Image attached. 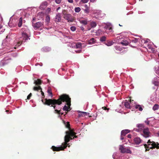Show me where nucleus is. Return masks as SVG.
Masks as SVG:
<instances>
[{
    "label": "nucleus",
    "mask_w": 159,
    "mask_h": 159,
    "mask_svg": "<svg viewBox=\"0 0 159 159\" xmlns=\"http://www.w3.org/2000/svg\"><path fill=\"white\" fill-rule=\"evenodd\" d=\"M42 101L44 104L49 106L51 104L55 105L57 104L60 105L61 104L62 102H66V104L68 106L66 105H65L63 108V110L66 111H69L70 110V98L68 95L66 94H63L61 96L60 98L57 100L45 99L44 100L42 99Z\"/></svg>",
    "instance_id": "obj_1"
},
{
    "label": "nucleus",
    "mask_w": 159,
    "mask_h": 159,
    "mask_svg": "<svg viewBox=\"0 0 159 159\" xmlns=\"http://www.w3.org/2000/svg\"><path fill=\"white\" fill-rule=\"evenodd\" d=\"M66 134L64 138L65 142L63 143L62 145L58 147L52 146V148L53 151H58L63 150L67 147V143L69 141L70 139H72L74 138L77 137V136L75 135L76 134L71 129H69V130L66 131Z\"/></svg>",
    "instance_id": "obj_2"
},
{
    "label": "nucleus",
    "mask_w": 159,
    "mask_h": 159,
    "mask_svg": "<svg viewBox=\"0 0 159 159\" xmlns=\"http://www.w3.org/2000/svg\"><path fill=\"white\" fill-rule=\"evenodd\" d=\"M22 37L16 39L14 41L15 49L20 45L22 41H26L30 39L29 37L30 32L28 29L27 28H23L22 29Z\"/></svg>",
    "instance_id": "obj_3"
},
{
    "label": "nucleus",
    "mask_w": 159,
    "mask_h": 159,
    "mask_svg": "<svg viewBox=\"0 0 159 159\" xmlns=\"http://www.w3.org/2000/svg\"><path fill=\"white\" fill-rule=\"evenodd\" d=\"M147 143H148V147L147 145V144H144V146L145 148H146V151H147L149 149L148 148H156L157 149L159 148V143H157V144L156 143L154 142H152L150 141V140H149L147 142Z\"/></svg>",
    "instance_id": "obj_4"
},
{
    "label": "nucleus",
    "mask_w": 159,
    "mask_h": 159,
    "mask_svg": "<svg viewBox=\"0 0 159 159\" xmlns=\"http://www.w3.org/2000/svg\"><path fill=\"white\" fill-rule=\"evenodd\" d=\"M142 135L146 138L149 137L150 136L151 133L148 128H144L143 130Z\"/></svg>",
    "instance_id": "obj_5"
},
{
    "label": "nucleus",
    "mask_w": 159,
    "mask_h": 159,
    "mask_svg": "<svg viewBox=\"0 0 159 159\" xmlns=\"http://www.w3.org/2000/svg\"><path fill=\"white\" fill-rule=\"evenodd\" d=\"M63 18L65 19L66 20L69 22H72L74 21V19L72 17V16L69 14H64Z\"/></svg>",
    "instance_id": "obj_6"
},
{
    "label": "nucleus",
    "mask_w": 159,
    "mask_h": 159,
    "mask_svg": "<svg viewBox=\"0 0 159 159\" xmlns=\"http://www.w3.org/2000/svg\"><path fill=\"white\" fill-rule=\"evenodd\" d=\"M119 150L122 153H131V150L128 148H125L122 145H120L119 147Z\"/></svg>",
    "instance_id": "obj_7"
},
{
    "label": "nucleus",
    "mask_w": 159,
    "mask_h": 159,
    "mask_svg": "<svg viewBox=\"0 0 159 159\" xmlns=\"http://www.w3.org/2000/svg\"><path fill=\"white\" fill-rule=\"evenodd\" d=\"M104 28L107 33L111 32L112 31V25L110 24H106L104 27Z\"/></svg>",
    "instance_id": "obj_8"
},
{
    "label": "nucleus",
    "mask_w": 159,
    "mask_h": 159,
    "mask_svg": "<svg viewBox=\"0 0 159 159\" xmlns=\"http://www.w3.org/2000/svg\"><path fill=\"white\" fill-rule=\"evenodd\" d=\"M43 25V23L41 22H38L35 24H33L34 28L36 30L41 27Z\"/></svg>",
    "instance_id": "obj_9"
},
{
    "label": "nucleus",
    "mask_w": 159,
    "mask_h": 159,
    "mask_svg": "<svg viewBox=\"0 0 159 159\" xmlns=\"http://www.w3.org/2000/svg\"><path fill=\"white\" fill-rule=\"evenodd\" d=\"M61 20V14L60 13H58L56 16L54 20L56 22H59Z\"/></svg>",
    "instance_id": "obj_10"
},
{
    "label": "nucleus",
    "mask_w": 159,
    "mask_h": 159,
    "mask_svg": "<svg viewBox=\"0 0 159 159\" xmlns=\"http://www.w3.org/2000/svg\"><path fill=\"white\" fill-rule=\"evenodd\" d=\"M131 102V100L129 99V101H127L126 100L124 102V105L126 108H130V104Z\"/></svg>",
    "instance_id": "obj_11"
},
{
    "label": "nucleus",
    "mask_w": 159,
    "mask_h": 159,
    "mask_svg": "<svg viewBox=\"0 0 159 159\" xmlns=\"http://www.w3.org/2000/svg\"><path fill=\"white\" fill-rule=\"evenodd\" d=\"M79 112V117H81L83 116H85L89 114L88 112L81 111H78Z\"/></svg>",
    "instance_id": "obj_12"
},
{
    "label": "nucleus",
    "mask_w": 159,
    "mask_h": 159,
    "mask_svg": "<svg viewBox=\"0 0 159 159\" xmlns=\"http://www.w3.org/2000/svg\"><path fill=\"white\" fill-rule=\"evenodd\" d=\"M134 141L136 144H139L141 142L142 140L140 138L136 137L134 139Z\"/></svg>",
    "instance_id": "obj_13"
},
{
    "label": "nucleus",
    "mask_w": 159,
    "mask_h": 159,
    "mask_svg": "<svg viewBox=\"0 0 159 159\" xmlns=\"http://www.w3.org/2000/svg\"><path fill=\"white\" fill-rule=\"evenodd\" d=\"M34 90H40L41 92V94L42 95L44 96V93L43 92H42V89L40 86H39L38 87H34Z\"/></svg>",
    "instance_id": "obj_14"
},
{
    "label": "nucleus",
    "mask_w": 159,
    "mask_h": 159,
    "mask_svg": "<svg viewBox=\"0 0 159 159\" xmlns=\"http://www.w3.org/2000/svg\"><path fill=\"white\" fill-rule=\"evenodd\" d=\"M159 78L158 77H157L155 78L152 81V83H153L155 85H158L159 81H158V79Z\"/></svg>",
    "instance_id": "obj_15"
},
{
    "label": "nucleus",
    "mask_w": 159,
    "mask_h": 159,
    "mask_svg": "<svg viewBox=\"0 0 159 159\" xmlns=\"http://www.w3.org/2000/svg\"><path fill=\"white\" fill-rule=\"evenodd\" d=\"M130 130L128 129H125L123 130L121 132V135L122 136H125L126 134L129 133Z\"/></svg>",
    "instance_id": "obj_16"
},
{
    "label": "nucleus",
    "mask_w": 159,
    "mask_h": 159,
    "mask_svg": "<svg viewBox=\"0 0 159 159\" xmlns=\"http://www.w3.org/2000/svg\"><path fill=\"white\" fill-rule=\"evenodd\" d=\"M96 42V40L94 38H93L89 41L88 43L89 44L91 45L95 43Z\"/></svg>",
    "instance_id": "obj_17"
},
{
    "label": "nucleus",
    "mask_w": 159,
    "mask_h": 159,
    "mask_svg": "<svg viewBox=\"0 0 159 159\" xmlns=\"http://www.w3.org/2000/svg\"><path fill=\"white\" fill-rule=\"evenodd\" d=\"M92 14L96 16H99L101 14V11L99 10H94L93 11Z\"/></svg>",
    "instance_id": "obj_18"
},
{
    "label": "nucleus",
    "mask_w": 159,
    "mask_h": 159,
    "mask_svg": "<svg viewBox=\"0 0 159 159\" xmlns=\"http://www.w3.org/2000/svg\"><path fill=\"white\" fill-rule=\"evenodd\" d=\"M51 50V48L48 47H44L42 49V51L44 52H47L50 51Z\"/></svg>",
    "instance_id": "obj_19"
},
{
    "label": "nucleus",
    "mask_w": 159,
    "mask_h": 159,
    "mask_svg": "<svg viewBox=\"0 0 159 159\" xmlns=\"http://www.w3.org/2000/svg\"><path fill=\"white\" fill-rule=\"evenodd\" d=\"M90 25L92 28H94L97 26V23L95 21H92L90 22Z\"/></svg>",
    "instance_id": "obj_20"
},
{
    "label": "nucleus",
    "mask_w": 159,
    "mask_h": 159,
    "mask_svg": "<svg viewBox=\"0 0 159 159\" xmlns=\"http://www.w3.org/2000/svg\"><path fill=\"white\" fill-rule=\"evenodd\" d=\"M47 2H44L42 3L40 6V9H44V8L47 6Z\"/></svg>",
    "instance_id": "obj_21"
},
{
    "label": "nucleus",
    "mask_w": 159,
    "mask_h": 159,
    "mask_svg": "<svg viewBox=\"0 0 159 159\" xmlns=\"http://www.w3.org/2000/svg\"><path fill=\"white\" fill-rule=\"evenodd\" d=\"M76 48H80L82 47V44L80 42L77 43L75 44Z\"/></svg>",
    "instance_id": "obj_22"
},
{
    "label": "nucleus",
    "mask_w": 159,
    "mask_h": 159,
    "mask_svg": "<svg viewBox=\"0 0 159 159\" xmlns=\"http://www.w3.org/2000/svg\"><path fill=\"white\" fill-rule=\"evenodd\" d=\"M120 44L124 46H127L129 44V42L127 40H123L120 43Z\"/></svg>",
    "instance_id": "obj_23"
},
{
    "label": "nucleus",
    "mask_w": 159,
    "mask_h": 159,
    "mask_svg": "<svg viewBox=\"0 0 159 159\" xmlns=\"http://www.w3.org/2000/svg\"><path fill=\"white\" fill-rule=\"evenodd\" d=\"M159 106L157 104H155L152 107V109L153 111H156L158 109Z\"/></svg>",
    "instance_id": "obj_24"
},
{
    "label": "nucleus",
    "mask_w": 159,
    "mask_h": 159,
    "mask_svg": "<svg viewBox=\"0 0 159 159\" xmlns=\"http://www.w3.org/2000/svg\"><path fill=\"white\" fill-rule=\"evenodd\" d=\"M22 17L20 18L19 20V22L18 23V26L19 27H20L22 25Z\"/></svg>",
    "instance_id": "obj_25"
},
{
    "label": "nucleus",
    "mask_w": 159,
    "mask_h": 159,
    "mask_svg": "<svg viewBox=\"0 0 159 159\" xmlns=\"http://www.w3.org/2000/svg\"><path fill=\"white\" fill-rule=\"evenodd\" d=\"M135 108L136 109H138L140 111H142L143 110V108L140 105H136L135 106Z\"/></svg>",
    "instance_id": "obj_26"
},
{
    "label": "nucleus",
    "mask_w": 159,
    "mask_h": 159,
    "mask_svg": "<svg viewBox=\"0 0 159 159\" xmlns=\"http://www.w3.org/2000/svg\"><path fill=\"white\" fill-rule=\"evenodd\" d=\"M80 22L84 25H86L88 23L87 20H83L80 21Z\"/></svg>",
    "instance_id": "obj_27"
},
{
    "label": "nucleus",
    "mask_w": 159,
    "mask_h": 159,
    "mask_svg": "<svg viewBox=\"0 0 159 159\" xmlns=\"http://www.w3.org/2000/svg\"><path fill=\"white\" fill-rule=\"evenodd\" d=\"M136 126L137 127L141 129L143 128L144 127V125L143 124H138Z\"/></svg>",
    "instance_id": "obj_28"
},
{
    "label": "nucleus",
    "mask_w": 159,
    "mask_h": 159,
    "mask_svg": "<svg viewBox=\"0 0 159 159\" xmlns=\"http://www.w3.org/2000/svg\"><path fill=\"white\" fill-rule=\"evenodd\" d=\"M34 83L36 84H41V81L40 80L38 79L34 81Z\"/></svg>",
    "instance_id": "obj_29"
},
{
    "label": "nucleus",
    "mask_w": 159,
    "mask_h": 159,
    "mask_svg": "<svg viewBox=\"0 0 159 159\" xmlns=\"http://www.w3.org/2000/svg\"><path fill=\"white\" fill-rule=\"evenodd\" d=\"M47 92L49 94V96H50L51 97H52V92L51 89L50 88H49Z\"/></svg>",
    "instance_id": "obj_30"
},
{
    "label": "nucleus",
    "mask_w": 159,
    "mask_h": 159,
    "mask_svg": "<svg viewBox=\"0 0 159 159\" xmlns=\"http://www.w3.org/2000/svg\"><path fill=\"white\" fill-rule=\"evenodd\" d=\"M113 44L112 42L110 41L107 43H105V44L108 46H110L112 45Z\"/></svg>",
    "instance_id": "obj_31"
},
{
    "label": "nucleus",
    "mask_w": 159,
    "mask_h": 159,
    "mask_svg": "<svg viewBox=\"0 0 159 159\" xmlns=\"http://www.w3.org/2000/svg\"><path fill=\"white\" fill-rule=\"evenodd\" d=\"M80 10L81 9L79 7H75V11L76 12H79Z\"/></svg>",
    "instance_id": "obj_32"
},
{
    "label": "nucleus",
    "mask_w": 159,
    "mask_h": 159,
    "mask_svg": "<svg viewBox=\"0 0 159 159\" xmlns=\"http://www.w3.org/2000/svg\"><path fill=\"white\" fill-rule=\"evenodd\" d=\"M115 48L117 50L119 51H121L122 50V48L119 46H115Z\"/></svg>",
    "instance_id": "obj_33"
},
{
    "label": "nucleus",
    "mask_w": 159,
    "mask_h": 159,
    "mask_svg": "<svg viewBox=\"0 0 159 159\" xmlns=\"http://www.w3.org/2000/svg\"><path fill=\"white\" fill-rule=\"evenodd\" d=\"M52 106L53 107L54 109H55V112L59 114H60V111H59L57 109V108L56 107V106Z\"/></svg>",
    "instance_id": "obj_34"
},
{
    "label": "nucleus",
    "mask_w": 159,
    "mask_h": 159,
    "mask_svg": "<svg viewBox=\"0 0 159 159\" xmlns=\"http://www.w3.org/2000/svg\"><path fill=\"white\" fill-rule=\"evenodd\" d=\"M84 11L85 13L88 14L89 12V9L85 8L84 10Z\"/></svg>",
    "instance_id": "obj_35"
},
{
    "label": "nucleus",
    "mask_w": 159,
    "mask_h": 159,
    "mask_svg": "<svg viewBox=\"0 0 159 159\" xmlns=\"http://www.w3.org/2000/svg\"><path fill=\"white\" fill-rule=\"evenodd\" d=\"M106 38L105 36H103L101 38L100 41L101 42H104L106 40Z\"/></svg>",
    "instance_id": "obj_36"
},
{
    "label": "nucleus",
    "mask_w": 159,
    "mask_h": 159,
    "mask_svg": "<svg viewBox=\"0 0 159 159\" xmlns=\"http://www.w3.org/2000/svg\"><path fill=\"white\" fill-rule=\"evenodd\" d=\"M50 20V18L49 16H47L46 17L45 20L47 22H48Z\"/></svg>",
    "instance_id": "obj_37"
},
{
    "label": "nucleus",
    "mask_w": 159,
    "mask_h": 159,
    "mask_svg": "<svg viewBox=\"0 0 159 159\" xmlns=\"http://www.w3.org/2000/svg\"><path fill=\"white\" fill-rule=\"evenodd\" d=\"M148 48L149 49L151 50V51H154V49L150 45H148Z\"/></svg>",
    "instance_id": "obj_38"
},
{
    "label": "nucleus",
    "mask_w": 159,
    "mask_h": 159,
    "mask_svg": "<svg viewBox=\"0 0 159 159\" xmlns=\"http://www.w3.org/2000/svg\"><path fill=\"white\" fill-rule=\"evenodd\" d=\"M2 26L0 25V30L2 29ZM4 30L5 29H2V30H1V31L0 32V34H1L3 32H4Z\"/></svg>",
    "instance_id": "obj_39"
},
{
    "label": "nucleus",
    "mask_w": 159,
    "mask_h": 159,
    "mask_svg": "<svg viewBox=\"0 0 159 159\" xmlns=\"http://www.w3.org/2000/svg\"><path fill=\"white\" fill-rule=\"evenodd\" d=\"M70 29L71 30L73 31H75L76 30L75 27L73 26L71 27Z\"/></svg>",
    "instance_id": "obj_40"
},
{
    "label": "nucleus",
    "mask_w": 159,
    "mask_h": 159,
    "mask_svg": "<svg viewBox=\"0 0 159 159\" xmlns=\"http://www.w3.org/2000/svg\"><path fill=\"white\" fill-rule=\"evenodd\" d=\"M8 25L9 26L11 27H13V26H14L15 25H16V24H13V25H12L11 23L10 22H9L8 23Z\"/></svg>",
    "instance_id": "obj_41"
},
{
    "label": "nucleus",
    "mask_w": 159,
    "mask_h": 159,
    "mask_svg": "<svg viewBox=\"0 0 159 159\" xmlns=\"http://www.w3.org/2000/svg\"><path fill=\"white\" fill-rule=\"evenodd\" d=\"M70 47H71L72 48H75V43H72L71 44V45L70 46Z\"/></svg>",
    "instance_id": "obj_42"
},
{
    "label": "nucleus",
    "mask_w": 159,
    "mask_h": 159,
    "mask_svg": "<svg viewBox=\"0 0 159 159\" xmlns=\"http://www.w3.org/2000/svg\"><path fill=\"white\" fill-rule=\"evenodd\" d=\"M155 71L157 74H158L159 71H158V68H155Z\"/></svg>",
    "instance_id": "obj_43"
},
{
    "label": "nucleus",
    "mask_w": 159,
    "mask_h": 159,
    "mask_svg": "<svg viewBox=\"0 0 159 159\" xmlns=\"http://www.w3.org/2000/svg\"><path fill=\"white\" fill-rule=\"evenodd\" d=\"M81 1L84 3H86L88 2L89 0H81Z\"/></svg>",
    "instance_id": "obj_44"
},
{
    "label": "nucleus",
    "mask_w": 159,
    "mask_h": 159,
    "mask_svg": "<svg viewBox=\"0 0 159 159\" xmlns=\"http://www.w3.org/2000/svg\"><path fill=\"white\" fill-rule=\"evenodd\" d=\"M61 0H55L57 4H59L61 3Z\"/></svg>",
    "instance_id": "obj_45"
},
{
    "label": "nucleus",
    "mask_w": 159,
    "mask_h": 159,
    "mask_svg": "<svg viewBox=\"0 0 159 159\" xmlns=\"http://www.w3.org/2000/svg\"><path fill=\"white\" fill-rule=\"evenodd\" d=\"M32 96L31 93H30L27 97V99H29Z\"/></svg>",
    "instance_id": "obj_46"
},
{
    "label": "nucleus",
    "mask_w": 159,
    "mask_h": 159,
    "mask_svg": "<svg viewBox=\"0 0 159 159\" xmlns=\"http://www.w3.org/2000/svg\"><path fill=\"white\" fill-rule=\"evenodd\" d=\"M116 152H115L113 154V155H112V157H113V158L114 159H115V156H116Z\"/></svg>",
    "instance_id": "obj_47"
},
{
    "label": "nucleus",
    "mask_w": 159,
    "mask_h": 159,
    "mask_svg": "<svg viewBox=\"0 0 159 159\" xmlns=\"http://www.w3.org/2000/svg\"><path fill=\"white\" fill-rule=\"evenodd\" d=\"M51 10L50 8H48L46 11V12L48 13H49Z\"/></svg>",
    "instance_id": "obj_48"
},
{
    "label": "nucleus",
    "mask_w": 159,
    "mask_h": 159,
    "mask_svg": "<svg viewBox=\"0 0 159 159\" xmlns=\"http://www.w3.org/2000/svg\"><path fill=\"white\" fill-rule=\"evenodd\" d=\"M145 122L147 124V125H148L149 124V121L148 120H146L145 121Z\"/></svg>",
    "instance_id": "obj_49"
},
{
    "label": "nucleus",
    "mask_w": 159,
    "mask_h": 159,
    "mask_svg": "<svg viewBox=\"0 0 159 159\" xmlns=\"http://www.w3.org/2000/svg\"><path fill=\"white\" fill-rule=\"evenodd\" d=\"M84 6L85 8H89L88 7V5L87 4H85Z\"/></svg>",
    "instance_id": "obj_50"
},
{
    "label": "nucleus",
    "mask_w": 159,
    "mask_h": 159,
    "mask_svg": "<svg viewBox=\"0 0 159 159\" xmlns=\"http://www.w3.org/2000/svg\"><path fill=\"white\" fill-rule=\"evenodd\" d=\"M102 108L104 110H108L109 109H107V108L106 107H102Z\"/></svg>",
    "instance_id": "obj_51"
},
{
    "label": "nucleus",
    "mask_w": 159,
    "mask_h": 159,
    "mask_svg": "<svg viewBox=\"0 0 159 159\" xmlns=\"http://www.w3.org/2000/svg\"><path fill=\"white\" fill-rule=\"evenodd\" d=\"M69 2L70 3H72L73 2V0H68Z\"/></svg>",
    "instance_id": "obj_52"
},
{
    "label": "nucleus",
    "mask_w": 159,
    "mask_h": 159,
    "mask_svg": "<svg viewBox=\"0 0 159 159\" xmlns=\"http://www.w3.org/2000/svg\"><path fill=\"white\" fill-rule=\"evenodd\" d=\"M80 28H81V29L82 30H83H83H84V27H82V26H81V27H80Z\"/></svg>",
    "instance_id": "obj_53"
},
{
    "label": "nucleus",
    "mask_w": 159,
    "mask_h": 159,
    "mask_svg": "<svg viewBox=\"0 0 159 159\" xmlns=\"http://www.w3.org/2000/svg\"><path fill=\"white\" fill-rule=\"evenodd\" d=\"M75 51L76 53H80V52L81 51V50L77 51Z\"/></svg>",
    "instance_id": "obj_54"
},
{
    "label": "nucleus",
    "mask_w": 159,
    "mask_h": 159,
    "mask_svg": "<svg viewBox=\"0 0 159 159\" xmlns=\"http://www.w3.org/2000/svg\"><path fill=\"white\" fill-rule=\"evenodd\" d=\"M123 136H122L121 135V138H120V139H121V140H122L124 139V137H123Z\"/></svg>",
    "instance_id": "obj_55"
},
{
    "label": "nucleus",
    "mask_w": 159,
    "mask_h": 159,
    "mask_svg": "<svg viewBox=\"0 0 159 159\" xmlns=\"http://www.w3.org/2000/svg\"><path fill=\"white\" fill-rule=\"evenodd\" d=\"M95 0H90V2H94Z\"/></svg>",
    "instance_id": "obj_56"
},
{
    "label": "nucleus",
    "mask_w": 159,
    "mask_h": 159,
    "mask_svg": "<svg viewBox=\"0 0 159 159\" xmlns=\"http://www.w3.org/2000/svg\"><path fill=\"white\" fill-rule=\"evenodd\" d=\"M127 137L129 138H130L131 137V135L130 134H128L127 135Z\"/></svg>",
    "instance_id": "obj_57"
},
{
    "label": "nucleus",
    "mask_w": 159,
    "mask_h": 159,
    "mask_svg": "<svg viewBox=\"0 0 159 159\" xmlns=\"http://www.w3.org/2000/svg\"><path fill=\"white\" fill-rule=\"evenodd\" d=\"M134 40H135V41H134V42H137V41H138V40H137V39H134ZM133 41H134V40H133Z\"/></svg>",
    "instance_id": "obj_58"
},
{
    "label": "nucleus",
    "mask_w": 159,
    "mask_h": 159,
    "mask_svg": "<svg viewBox=\"0 0 159 159\" xmlns=\"http://www.w3.org/2000/svg\"><path fill=\"white\" fill-rule=\"evenodd\" d=\"M60 9V7H58L57 9V11L58 10H59Z\"/></svg>",
    "instance_id": "obj_59"
},
{
    "label": "nucleus",
    "mask_w": 159,
    "mask_h": 159,
    "mask_svg": "<svg viewBox=\"0 0 159 159\" xmlns=\"http://www.w3.org/2000/svg\"><path fill=\"white\" fill-rule=\"evenodd\" d=\"M98 31L99 32V33H100L101 32V30H98Z\"/></svg>",
    "instance_id": "obj_60"
},
{
    "label": "nucleus",
    "mask_w": 159,
    "mask_h": 159,
    "mask_svg": "<svg viewBox=\"0 0 159 159\" xmlns=\"http://www.w3.org/2000/svg\"><path fill=\"white\" fill-rule=\"evenodd\" d=\"M157 136L159 137V131H158L157 134Z\"/></svg>",
    "instance_id": "obj_61"
},
{
    "label": "nucleus",
    "mask_w": 159,
    "mask_h": 159,
    "mask_svg": "<svg viewBox=\"0 0 159 159\" xmlns=\"http://www.w3.org/2000/svg\"><path fill=\"white\" fill-rule=\"evenodd\" d=\"M148 42V41H145L144 43H147V42Z\"/></svg>",
    "instance_id": "obj_62"
},
{
    "label": "nucleus",
    "mask_w": 159,
    "mask_h": 159,
    "mask_svg": "<svg viewBox=\"0 0 159 159\" xmlns=\"http://www.w3.org/2000/svg\"><path fill=\"white\" fill-rule=\"evenodd\" d=\"M107 31H109V28H108V30Z\"/></svg>",
    "instance_id": "obj_63"
},
{
    "label": "nucleus",
    "mask_w": 159,
    "mask_h": 159,
    "mask_svg": "<svg viewBox=\"0 0 159 159\" xmlns=\"http://www.w3.org/2000/svg\"><path fill=\"white\" fill-rule=\"evenodd\" d=\"M119 26H121V25H120V24H119Z\"/></svg>",
    "instance_id": "obj_64"
}]
</instances>
